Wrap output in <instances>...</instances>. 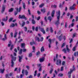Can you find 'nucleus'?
Instances as JSON below:
<instances>
[{"mask_svg":"<svg viewBox=\"0 0 78 78\" xmlns=\"http://www.w3.org/2000/svg\"><path fill=\"white\" fill-rule=\"evenodd\" d=\"M63 70H64V67L62 66L61 68L60 71H63Z\"/></svg>","mask_w":78,"mask_h":78,"instance_id":"79ce46f5","label":"nucleus"},{"mask_svg":"<svg viewBox=\"0 0 78 78\" xmlns=\"http://www.w3.org/2000/svg\"><path fill=\"white\" fill-rule=\"evenodd\" d=\"M8 76H9L8 74H6L5 75V77H6V78H9V77H8Z\"/></svg>","mask_w":78,"mask_h":78,"instance_id":"bf43d9fd","label":"nucleus"},{"mask_svg":"<svg viewBox=\"0 0 78 78\" xmlns=\"http://www.w3.org/2000/svg\"><path fill=\"white\" fill-rule=\"evenodd\" d=\"M22 49H21L19 51V54H21L22 53Z\"/></svg>","mask_w":78,"mask_h":78,"instance_id":"72a5a7b5","label":"nucleus"},{"mask_svg":"<svg viewBox=\"0 0 78 78\" xmlns=\"http://www.w3.org/2000/svg\"><path fill=\"white\" fill-rule=\"evenodd\" d=\"M50 31L51 33H53V30L52 29V27H50Z\"/></svg>","mask_w":78,"mask_h":78,"instance_id":"e433bc0d","label":"nucleus"},{"mask_svg":"<svg viewBox=\"0 0 78 78\" xmlns=\"http://www.w3.org/2000/svg\"><path fill=\"white\" fill-rule=\"evenodd\" d=\"M24 73L26 75H28V71L27 70H25L24 71Z\"/></svg>","mask_w":78,"mask_h":78,"instance_id":"cd10ccee","label":"nucleus"},{"mask_svg":"<svg viewBox=\"0 0 78 78\" xmlns=\"http://www.w3.org/2000/svg\"><path fill=\"white\" fill-rule=\"evenodd\" d=\"M32 23L33 24H35V23H36V22H35V21L34 20H32Z\"/></svg>","mask_w":78,"mask_h":78,"instance_id":"7c9ffc66","label":"nucleus"},{"mask_svg":"<svg viewBox=\"0 0 78 78\" xmlns=\"http://www.w3.org/2000/svg\"><path fill=\"white\" fill-rule=\"evenodd\" d=\"M14 45L13 44L11 45V48H10V50L11 51L12 50V48H13L14 47Z\"/></svg>","mask_w":78,"mask_h":78,"instance_id":"c85d7f7f","label":"nucleus"},{"mask_svg":"<svg viewBox=\"0 0 78 78\" xmlns=\"http://www.w3.org/2000/svg\"><path fill=\"white\" fill-rule=\"evenodd\" d=\"M28 56H29V57H31L32 56V54H31V53H30V54H29Z\"/></svg>","mask_w":78,"mask_h":78,"instance_id":"5fc2aeb1","label":"nucleus"},{"mask_svg":"<svg viewBox=\"0 0 78 78\" xmlns=\"http://www.w3.org/2000/svg\"><path fill=\"white\" fill-rule=\"evenodd\" d=\"M13 10V8H11L9 10V12H12Z\"/></svg>","mask_w":78,"mask_h":78,"instance_id":"c756f323","label":"nucleus"},{"mask_svg":"<svg viewBox=\"0 0 78 78\" xmlns=\"http://www.w3.org/2000/svg\"><path fill=\"white\" fill-rule=\"evenodd\" d=\"M75 48H76V47H74L73 48V51H75V49H76Z\"/></svg>","mask_w":78,"mask_h":78,"instance_id":"338daca9","label":"nucleus"},{"mask_svg":"<svg viewBox=\"0 0 78 78\" xmlns=\"http://www.w3.org/2000/svg\"><path fill=\"white\" fill-rule=\"evenodd\" d=\"M0 71H1V73H3L4 71H5V69H0Z\"/></svg>","mask_w":78,"mask_h":78,"instance_id":"4be33fe9","label":"nucleus"},{"mask_svg":"<svg viewBox=\"0 0 78 78\" xmlns=\"http://www.w3.org/2000/svg\"><path fill=\"white\" fill-rule=\"evenodd\" d=\"M32 50H34L33 51H32V52H35V47L34 46H33L32 47Z\"/></svg>","mask_w":78,"mask_h":78,"instance_id":"bb28decb","label":"nucleus"},{"mask_svg":"<svg viewBox=\"0 0 78 78\" xmlns=\"http://www.w3.org/2000/svg\"><path fill=\"white\" fill-rule=\"evenodd\" d=\"M65 62L63 61L62 62V66H64L65 65Z\"/></svg>","mask_w":78,"mask_h":78,"instance_id":"a19ab883","label":"nucleus"},{"mask_svg":"<svg viewBox=\"0 0 78 78\" xmlns=\"http://www.w3.org/2000/svg\"><path fill=\"white\" fill-rule=\"evenodd\" d=\"M22 5H23L24 9H25V3L23 2H22Z\"/></svg>","mask_w":78,"mask_h":78,"instance_id":"f3484780","label":"nucleus"},{"mask_svg":"<svg viewBox=\"0 0 78 78\" xmlns=\"http://www.w3.org/2000/svg\"><path fill=\"white\" fill-rule=\"evenodd\" d=\"M15 25L17 26V23H15V24H14L13 23H12L10 26V27L11 28H12L13 27H14Z\"/></svg>","mask_w":78,"mask_h":78,"instance_id":"ddd939ff","label":"nucleus"},{"mask_svg":"<svg viewBox=\"0 0 78 78\" xmlns=\"http://www.w3.org/2000/svg\"><path fill=\"white\" fill-rule=\"evenodd\" d=\"M27 33H32V30H28Z\"/></svg>","mask_w":78,"mask_h":78,"instance_id":"3c124183","label":"nucleus"},{"mask_svg":"<svg viewBox=\"0 0 78 78\" xmlns=\"http://www.w3.org/2000/svg\"><path fill=\"white\" fill-rule=\"evenodd\" d=\"M76 36V34L74 33V34H73V38L75 37Z\"/></svg>","mask_w":78,"mask_h":78,"instance_id":"09e8293b","label":"nucleus"},{"mask_svg":"<svg viewBox=\"0 0 78 78\" xmlns=\"http://www.w3.org/2000/svg\"><path fill=\"white\" fill-rule=\"evenodd\" d=\"M4 37L5 38H2L1 40H2V41H5V39H7V37H6V34H5Z\"/></svg>","mask_w":78,"mask_h":78,"instance_id":"2eb2a0df","label":"nucleus"},{"mask_svg":"<svg viewBox=\"0 0 78 78\" xmlns=\"http://www.w3.org/2000/svg\"><path fill=\"white\" fill-rule=\"evenodd\" d=\"M13 19V18H12L9 19V22H11Z\"/></svg>","mask_w":78,"mask_h":78,"instance_id":"6e6d98bb","label":"nucleus"},{"mask_svg":"<svg viewBox=\"0 0 78 78\" xmlns=\"http://www.w3.org/2000/svg\"><path fill=\"white\" fill-rule=\"evenodd\" d=\"M27 30V27H24V31H25L26 32Z\"/></svg>","mask_w":78,"mask_h":78,"instance_id":"603ef678","label":"nucleus"},{"mask_svg":"<svg viewBox=\"0 0 78 78\" xmlns=\"http://www.w3.org/2000/svg\"><path fill=\"white\" fill-rule=\"evenodd\" d=\"M36 40H37V41H38V42H40V41H41V42H42L44 39V38L42 37H41V39L40 40H39V38L38 37H36Z\"/></svg>","mask_w":78,"mask_h":78,"instance_id":"0eeeda50","label":"nucleus"},{"mask_svg":"<svg viewBox=\"0 0 78 78\" xmlns=\"http://www.w3.org/2000/svg\"><path fill=\"white\" fill-rule=\"evenodd\" d=\"M8 19V16L6 17V19L4 18L2 19V21H4V22H5V21H6Z\"/></svg>","mask_w":78,"mask_h":78,"instance_id":"4468645a","label":"nucleus"},{"mask_svg":"<svg viewBox=\"0 0 78 78\" xmlns=\"http://www.w3.org/2000/svg\"><path fill=\"white\" fill-rule=\"evenodd\" d=\"M75 69L74 68V69L72 70V69H70V71L68 72V78H70V74L73 71V70H75Z\"/></svg>","mask_w":78,"mask_h":78,"instance_id":"423d86ee","label":"nucleus"},{"mask_svg":"<svg viewBox=\"0 0 78 78\" xmlns=\"http://www.w3.org/2000/svg\"><path fill=\"white\" fill-rule=\"evenodd\" d=\"M10 35L11 36V37H13V33L12 32H11Z\"/></svg>","mask_w":78,"mask_h":78,"instance_id":"58836bf2","label":"nucleus"},{"mask_svg":"<svg viewBox=\"0 0 78 78\" xmlns=\"http://www.w3.org/2000/svg\"><path fill=\"white\" fill-rule=\"evenodd\" d=\"M40 54V52L39 51H38L37 52L36 55L37 56V55H39Z\"/></svg>","mask_w":78,"mask_h":78,"instance_id":"8fccbe9b","label":"nucleus"},{"mask_svg":"<svg viewBox=\"0 0 78 78\" xmlns=\"http://www.w3.org/2000/svg\"><path fill=\"white\" fill-rule=\"evenodd\" d=\"M55 10H53L51 13V16L52 17H53L54 16V14H55Z\"/></svg>","mask_w":78,"mask_h":78,"instance_id":"b1692460","label":"nucleus"},{"mask_svg":"<svg viewBox=\"0 0 78 78\" xmlns=\"http://www.w3.org/2000/svg\"><path fill=\"white\" fill-rule=\"evenodd\" d=\"M45 9L44 8L41 10V12H42L43 13H44L45 12Z\"/></svg>","mask_w":78,"mask_h":78,"instance_id":"a211bd4d","label":"nucleus"},{"mask_svg":"<svg viewBox=\"0 0 78 78\" xmlns=\"http://www.w3.org/2000/svg\"><path fill=\"white\" fill-rule=\"evenodd\" d=\"M10 30L9 29H8L7 30L6 32V34H8V33H9V31Z\"/></svg>","mask_w":78,"mask_h":78,"instance_id":"de8ad7c7","label":"nucleus"},{"mask_svg":"<svg viewBox=\"0 0 78 78\" xmlns=\"http://www.w3.org/2000/svg\"><path fill=\"white\" fill-rule=\"evenodd\" d=\"M66 48H64L62 50V51L64 52V53H67V51L68 53H69V52H70V50L68 48L67 45H66Z\"/></svg>","mask_w":78,"mask_h":78,"instance_id":"39448f33","label":"nucleus"},{"mask_svg":"<svg viewBox=\"0 0 78 78\" xmlns=\"http://www.w3.org/2000/svg\"><path fill=\"white\" fill-rule=\"evenodd\" d=\"M11 41H10L9 42V43L8 44V47H10V46H11Z\"/></svg>","mask_w":78,"mask_h":78,"instance_id":"412c9836","label":"nucleus"},{"mask_svg":"<svg viewBox=\"0 0 78 78\" xmlns=\"http://www.w3.org/2000/svg\"><path fill=\"white\" fill-rule=\"evenodd\" d=\"M22 9V7H20L18 10V12H20V11Z\"/></svg>","mask_w":78,"mask_h":78,"instance_id":"c03bdc74","label":"nucleus"},{"mask_svg":"<svg viewBox=\"0 0 78 78\" xmlns=\"http://www.w3.org/2000/svg\"><path fill=\"white\" fill-rule=\"evenodd\" d=\"M75 4H73V6L70 7V10H74L75 9Z\"/></svg>","mask_w":78,"mask_h":78,"instance_id":"9d476101","label":"nucleus"},{"mask_svg":"<svg viewBox=\"0 0 78 78\" xmlns=\"http://www.w3.org/2000/svg\"><path fill=\"white\" fill-rule=\"evenodd\" d=\"M37 30H38V27H36L35 28V30L36 31H37Z\"/></svg>","mask_w":78,"mask_h":78,"instance_id":"774afa93","label":"nucleus"},{"mask_svg":"<svg viewBox=\"0 0 78 78\" xmlns=\"http://www.w3.org/2000/svg\"><path fill=\"white\" fill-rule=\"evenodd\" d=\"M56 5H51V7L52 8H53H53H56Z\"/></svg>","mask_w":78,"mask_h":78,"instance_id":"2f4dec72","label":"nucleus"},{"mask_svg":"<svg viewBox=\"0 0 78 78\" xmlns=\"http://www.w3.org/2000/svg\"><path fill=\"white\" fill-rule=\"evenodd\" d=\"M44 59H45V57H43L42 58L40 59V62H43L44 61Z\"/></svg>","mask_w":78,"mask_h":78,"instance_id":"f8f14e48","label":"nucleus"},{"mask_svg":"<svg viewBox=\"0 0 78 78\" xmlns=\"http://www.w3.org/2000/svg\"><path fill=\"white\" fill-rule=\"evenodd\" d=\"M63 76V74H58V76Z\"/></svg>","mask_w":78,"mask_h":78,"instance_id":"a18cd8bd","label":"nucleus"},{"mask_svg":"<svg viewBox=\"0 0 78 78\" xmlns=\"http://www.w3.org/2000/svg\"><path fill=\"white\" fill-rule=\"evenodd\" d=\"M1 24L2 25V26H4V25H5L4 23H3V22H1Z\"/></svg>","mask_w":78,"mask_h":78,"instance_id":"e2e57ef3","label":"nucleus"},{"mask_svg":"<svg viewBox=\"0 0 78 78\" xmlns=\"http://www.w3.org/2000/svg\"><path fill=\"white\" fill-rule=\"evenodd\" d=\"M58 56V54H56V56L55 57H54V61H55V60H56V64L57 65V66H60L61 65V60L60 59H57Z\"/></svg>","mask_w":78,"mask_h":78,"instance_id":"f257e3e1","label":"nucleus"},{"mask_svg":"<svg viewBox=\"0 0 78 78\" xmlns=\"http://www.w3.org/2000/svg\"><path fill=\"white\" fill-rule=\"evenodd\" d=\"M52 72H53V69H51L49 72L50 73V74L51 73H52Z\"/></svg>","mask_w":78,"mask_h":78,"instance_id":"37998d69","label":"nucleus"},{"mask_svg":"<svg viewBox=\"0 0 78 78\" xmlns=\"http://www.w3.org/2000/svg\"><path fill=\"white\" fill-rule=\"evenodd\" d=\"M44 5V4H42L41 5H40L39 7L40 8H42V7Z\"/></svg>","mask_w":78,"mask_h":78,"instance_id":"4c0bfd02","label":"nucleus"},{"mask_svg":"<svg viewBox=\"0 0 78 78\" xmlns=\"http://www.w3.org/2000/svg\"><path fill=\"white\" fill-rule=\"evenodd\" d=\"M48 20H49L50 22H51V20H52V18L50 16L48 17Z\"/></svg>","mask_w":78,"mask_h":78,"instance_id":"a878e982","label":"nucleus"},{"mask_svg":"<svg viewBox=\"0 0 78 78\" xmlns=\"http://www.w3.org/2000/svg\"><path fill=\"white\" fill-rule=\"evenodd\" d=\"M16 10L17 11V12H15V16H16V15H17V12H18V8H16Z\"/></svg>","mask_w":78,"mask_h":78,"instance_id":"6ab92c4d","label":"nucleus"},{"mask_svg":"<svg viewBox=\"0 0 78 78\" xmlns=\"http://www.w3.org/2000/svg\"><path fill=\"white\" fill-rule=\"evenodd\" d=\"M19 59L18 61L19 62H22V56H18Z\"/></svg>","mask_w":78,"mask_h":78,"instance_id":"1a4fd4ad","label":"nucleus"},{"mask_svg":"<svg viewBox=\"0 0 78 78\" xmlns=\"http://www.w3.org/2000/svg\"><path fill=\"white\" fill-rule=\"evenodd\" d=\"M5 6L3 5L1 10V12L2 14H3V12L5 11Z\"/></svg>","mask_w":78,"mask_h":78,"instance_id":"9b49d317","label":"nucleus"},{"mask_svg":"<svg viewBox=\"0 0 78 78\" xmlns=\"http://www.w3.org/2000/svg\"><path fill=\"white\" fill-rule=\"evenodd\" d=\"M30 44L31 45H33V44H36V43L34 42V41H33V42H30Z\"/></svg>","mask_w":78,"mask_h":78,"instance_id":"dca6fc26","label":"nucleus"},{"mask_svg":"<svg viewBox=\"0 0 78 78\" xmlns=\"http://www.w3.org/2000/svg\"><path fill=\"white\" fill-rule=\"evenodd\" d=\"M41 31L43 33V34H45V31H44L43 28H41Z\"/></svg>","mask_w":78,"mask_h":78,"instance_id":"5701e85b","label":"nucleus"},{"mask_svg":"<svg viewBox=\"0 0 78 78\" xmlns=\"http://www.w3.org/2000/svg\"><path fill=\"white\" fill-rule=\"evenodd\" d=\"M28 12L29 15H31V13H30V10H28Z\"/></svg>","mask_w":78,"mask_h":78,"instance_id":"69168bd1","label":"nucleus"},{"mask_svg":"<svg viewBox=\"0 0 78 78\" xmlns=\"http://www.w3.org/2000/svg\"><path fill=\"white\" fill-rule=\"evenodd\" d=\"M17 72L18 73H20V68H19L18 70H17Z\"/></svg>","mask_w":78,"mask_h":78,"instance_id":"c9c22d12","label":"nucleus"},{"mask_svg":"<svg viewBox=\"0 0 78 78\" xmlns=\"http://www.w3.org/2000/svg\"><path fill=\"white\" fill-rule=\"evenodd\" d=\"M76 21H78V16H76Z\"/></svg>","mask_w":78,"mask_h":78,"instance_id":"0e129e2a","label":"nucleus"},{"mask_svg":"<svg viewBox=\"0 0 78 78\" xmlns=\"http://www.w3.org/2000/svg\"><path fill=\"white\" fill-rule=\"evenodd\" d=\"M37 66H38V67L39 68H42V67H41V64H38L37 65Z\"/></svg>","mask_w":78,"mask_h":78,"instance_id":"473e14b6","label":"nucleus"},{"mask_svg":"<svg viewBox=\"0 0 78 78\" xmlns=\"http://www.w3.org/2000/svg\"><path fill=\"white\" fill-rule=\"evenodd\" d=\"M65 44H66L65 43H63L61 47V48H62V47H64V45H65Z\"/></svg>","mask_w":78,"mask_h":78,"instance_id":"49530a36","label":"nucleus"},{"mask_svg":"<svg viewBox=\"0 0 78 78\" xmlns=\"http://www.w3.org/2000/svg\"><path fill=\"white\" fill-rule=\"evenodd\" d=\"M37 73V71H35V74H34V76H35L36 75V73Z\"/></svg>","mask_w":78,"mask_h":78,"instance_id":"13d9d810","label":"nucleus"},{"mask_svg":"<svg viewBox=\"0 0 78 78\" xmlns=\"http://www.w3.org/2000/svg\"><path fill=\"white\" fill-rule=\"evenodd\" d=\"M19 19H24L26 20V19H27V18H26L24 15H23L21 16L20 15L19 16Z\"/></svg>","mask_w":78,"mask_h":78,"instance_id":"6e6552de","label":"nucleus"},{"mask_svg":"<svg viewBox=\"0 0 78 78\" xmlns=\"http://www.w3.org/2000/svg\"><path fill=\"white\" fill-rule=\"evenodd\" d=\"M12 73H11L9 74V76H12Z\"/></svg>","mask_w":78,"mask_h":78,"instance_id":"680f3d73","label":"nucleus"},{"mask_svg":"<svg viewBox=\"0 0 78 78\" xmlns=\"http://www.w3.org/2000/svg\"><path fill=\"white\" fill-rule=\"evenodd\" d=\"M40 75H41V73H38L37 74V77H39V76H40Z\"/></svg>","mask_w":78,"mask_h":78,"instance_id":"864d4df0","label":"nucleus"},{"mask_svg":"<svg viewBox=\"0 0 78 78\" xmlns=\"http://www.w3.org/2000/svg\"><path fill=\"white\" fill-rule=\"evenodd\" d=\"M41 52H43V51H44V46H42L41 47Z\"/></svg>","mask_w":78,"mask_h":78,"instance_id":"aec40b11","label":"nucleus"},{"mask_svg":"<svg viewBox=\"0 0 78 78\" xmlns=\"http://www.w3.org/2000/svg\"><path fill=\"white\" fill-rule=\"evenodd\" d=\"M48 41L49 42V44H51V39H48Z\"/></svg>","mask_w":78,"mask_h":78,"instance_id":"ea45409f","label":"nucleus"},{"mask_svg":"<svg viewBox=\"0 0 78 78\" xmlns=\"http://www.w3.org/2000/svg\"><path fill=\"white\" fill-rule=\"evenodd\" d=\"M17 32H15L14 34V37H16L17 36Z\"/></svg>","mask_w":78,"mask_h":78,"instance_id":"393cba45","label":"nucleus"},{"mask_svg":"<svg viewBox=\"0 0 78 78\" xmlns=\"http://www.w3.org/2000/svg\"><path fill=\"white\" fill-rule=\"evenodd\" d=\"M25 25V22H23L22 23V27H23Z\"/></svg>","mask_w":78,"mask_h":78,"instance_id":"052dcab7","label":"nucleus"},{"mask_svg":"<svg viewBox=\"0 0 78 78\" xmlns=\"http://www.w3.org/2000/svg\"><path fill=\"white\" fill-rule=\"evenodd\" d=\"M73 42V39H71L69 41V43H72Z\"/></svg>","mask_w":78,"mask_h":78,"instance_id":"4d7b16f0","label":"nucleus"},{"mask_svg":"<svg viewBox=\"0 0 78 78\" xmlns=\"http://www.w3.org/2000/svg\"><path fill=\"white\" fill-rule=\"evenodd\" d=\"M25 47V44L23 43L21 44V47L22 48L23 47Z\"/></svg>","mask_w":78,"mask_h":78,"instance_id":"f704fd0d","label":"nucleus"},{"mask_svg":"<svg viewBox=\"0 0 78 78\" xmlns=\"http://www.w3.org/2000/svg\"><path fill=\"white\" fill-rule=\"evenodd\" d=\"M56 16L57 17V20L55 22V25H57L59 24V17H60V11H58L56 12Z\"/></svg>","mask_w":78,"mask_h":78,"instance_id":"f03ea898","label":"nucleus"},{"mask_svg":"<svg viewBox=\"0 0 78 78\" xmlns=\"http://www.w3.org/2000/svg\"><path fill=\"white\" fill-rule=\"evenodd\" d=\"M11 56L12 57L11 59V67H13L14 66V62L13 61H16V57H14L12 56V55H11Z\"/></svg>","mask_w":78,"mask_h":78,"instance_id":"7ed1b4c3","label":"nucleus"},{"mask_svg":"<svg viewBox=\"0 0 78 78\" xmlns=\"http://www.w3.org/2000/svg\"><path fill=\"white\" fill-rule=\"evenodd\" d=\"M56 38L58 39L60 41H61L62 39H63V40H65L66 39V36H62V35L59 37H58V36H57Z\"/></svg>","mask_w":78,"mask_h":78,"instance_id":"20e7f679","label":"nucleus"}]
</instances>
